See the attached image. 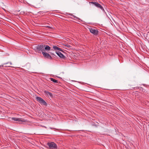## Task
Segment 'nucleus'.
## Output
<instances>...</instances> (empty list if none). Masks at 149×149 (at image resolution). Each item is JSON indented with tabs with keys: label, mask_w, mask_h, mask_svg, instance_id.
<instances>
[{
	"label": "nucleus",
	"mask_w": 149,
	"mask_h": 149,
	"mask_svg": "<svg viewBox=\"0 0 149 149\" xmlns=\"http://www.w3.org/2000/svg\"><path fill=\"white\" fill-rule=\"evenodd\" d=\"M91 3L93 4L95 6L97 7L100 8L102 10L104 11V10L103 7L100 4H99L98 3L96 2H91Z\"/></svg>",
	"instance_id": "obj_4"
},
{
	"label": "nucleus",
	"mask_w": 149,
	"mask_h": 149,
	"mask_svg": "<svg viewBox=\"0 0 149 149\" xmlns=\"http://www.w3.org/2000/svg\"><path fill=\"white\" fill-rule=\"evenodd\" d=\"M12 119L13 120H14L16 121H21V122H24V121L21 120V119L19 118H12Z\"/></svg>",
	"instance_id": "obj_8"
},
{
	"label": "nucleus",
	"mask_w": 149,
	"mask_h": 149,
	"mask_svg": "<svg viewBox=\"0 0 149 149\" xmlns=\"http://www.w3.org/2000/svg\"><path fill=\"white\" fill-rule=\"evenodd\" d=\"M12 65V63H11V62H10V65H6V66H6V67H7V66H8V67H14L13 66H10V65Z\"/></svg>",
	"instance_id": "obj_12"
},
{
	"label": "nucleus",
	"mask_w": 149,
	"mask_h": 149,
	"mask_svg": "<svg viewBox=\"0 0 149 149\" xmlns=\"http://www.w3.org/2000/svg\"><path fill=\"white\" fill-rule=\"evenodd\" d=\"M53 48L55 50H57L60 51H61V49L56 46H54Z\"/></svg>",
	"instance_id": "obj_10"
},
{
	"label": "nucleus",
	"mask_w": 149,
	"mask_h": 149,
	"mask_svg": "<svg viewBox=\"0 0 149 149\" xmlns=\"http://www.w3.org/2000/svg\"><path fill=\"white\" fill-rule=\"evenodd\" d=\"M37 101L41 105H47V103L46 102L40 97H36Z\"/></svg>",
	"instance_id": "obj_2"
},
{
	"label": "nucleus",
	"mask_w": 149,
	"mask_h": 149,
	"mask_svg": "<svg viewBox=\"0 0 149 149\" xmlns=\"http://www.w3.org/2000/svg\"><path fill=\"white\" fill-rule=\"evenodd\" d=\"M47 52L45 51L44 52H42V54L43 55V56L47 58L51 59L52 57L48 53H47Z\"/></svg>",
	"instance_id": "obj_5"
},
{
	"label": "nucleus",
	"mask_w": 149,
	"mask_h": 149,
	"mask_svg": "<svg viewBox=\"0 0 149 149\" xmlns=\"http://www.w3.org/2000/svg\"><path fill=\"white\" fill-rule=\"evenodd\" d=\"M47 145L50 149H57L56 144L54 142H49L47 143Z\"/></svg>",
	"instance_id": "obj_3"
},
{
	"label": "nucleus",
	"mask_w": 149,
	"mask_h": 149,
	"mask_svg": "<svg viewBox=\"0 0 149 149\" xmlns=\"http://www.w3.org/2000/svg\"><path fill=\"white\" fill-rule=\"evenodd\" d=\"M65 46L68 47H70V46L69 45H65Z\"/></svg>",
	"instance_id": "obj_13"
},
{
	"label": "nucleus",
	"mask_w": 149,
	"mask_h": 149,
	"mask_svg": "<svg viewBox=\"0 0 149 149\" xmlns=\"http://www.w3.org/2000/svg\"><path fill=\"white\" fill-rule=\"evenodd\" d=\"M36 48L39 53L45 51L48 52L50 50V47L47 45L45 44L40 45H38Z\"/></svg>",
	"instance_id": "obj_1"
},
{
	"label": "nucleus",
	"mask_w": 149,
	"mask_h": 149,
	"mask_svg": "<svg viewBox=\"0 0 149 149\" xmlns=\"http://www.w3.org/2000/svg\"><path fill=\"white\" fill-rule=\"evenodd\" d=\"M90 32L93 34L96 35L98 33V31L94 28H90L89 29Z\"/></svg>",
	"instance_id": "obj_6"
},
{
	"label": "nucleus",
	"mask_w": 149,
	"mask_h": 149,
	"mask_svg": "<svg viewBox=\"0 0 149 149\" xmlns=\"http://www.w3.org/2000/svg\"><path fill=\"white\" fill-rule=\"evenodd\" d=\"M44 93L46 95H47L49 97L50 96L51 97H52V94L51 93L47 91H45Z\"/></svg>",
	"instance_id": "obj_9"
},
{
	"label": "nucleus",
	"mask_w": 149,
	"mask_h": 149,
	"mask_svg": "<svg viewBox=\"0 0 149 149\" xmlns=\"http://www.w3.org/2000/svg\"><path fill=\"white\" fill-rule=\"evenodd\" d=\"M56 54L60 57L61 58L64 59L65 58V57L64 56L63 54H62L59 51H56Z\"/></svg>",
	"instance_id": "obj_7"
},
{
	"label": "nucleus",
	"mask_w": 149,
	"mask_h": 149,
	"mask_svg": "<svg viewBox=\"0 0 149 149\" xmlns=\"http://www.w3.org/2000/svg\"><path fill=\"white\" fill-rule=\"evenodd\" d=\"M50 79L51 81H52L54 83H57L58 81L57 80L52 78H50Z\"/></svg>",
	"instance_id": "obj_11"
},
{
	"label": "nucleus",
	"mask_w": 149,
	"mask_h": 149,
	"mask_svg": "<svg viewBox=\"0 0 149 149\" xmlns=\"http://www.w3.org/2000/svg\"><path fill=\"white\" fill-rule=\"evenodd\" d=\"M9 64V63H7L5 64ZM5 65V64H4V65Z\"/></svg>",
	"instance_id": "obj_14"
}]
</instances>
